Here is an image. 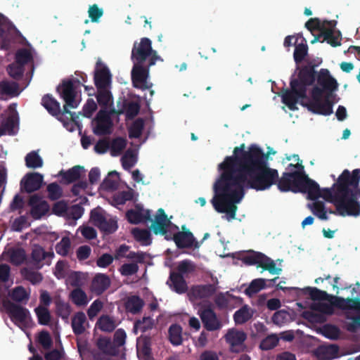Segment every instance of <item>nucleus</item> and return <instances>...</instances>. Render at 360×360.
<instances>
[{
  "mask_svg": "<svg viewBox=\"0 0 360 360\" xmlns=\"http://www.w3.org/2000/svg\"><path fill=\"white\" fill-rule=\"evenodd\" d=\"M132 234L137 241L142 242L144 245H149L151 243V235L148 229L134 228Z\"/></svg>",
  "mask_w": 360,
  "mask_h": 360,
  "instance_id": "46",
  "label": "nucleus"
},
{
  "mask_svg": "<svg viewBox=\"0 0 360 360\" xmlns=\"http://www.w3.org/2000/svg\"><path fill=\"white\" fill-rule=\"evenodd\" d=\"M131 59L134 63H146L154 65L157 60H162L157 51L153 50L150 39L146 37L141 39L140 42L135 41L131 50Z\"/></svg>",
  "mask_w": 360,
  "mask_h": 360,
  "instance_id": "6",
  "label": "nucleus"
},
{
  "mask_svg": "<svg viewBox=\"0 0 360 360\" xmlns=\"http://www.w3.org/2000/svg\"><path fill=\"white\" fill-rule=\"evenodd\" d=\"M110 285V279L104 274L95 276L91 283L92 291L98 295L103 293Z\"/></svg>",
  "mask_w": 360,
  "mask_h": 360,
  "instance_id": "21",
  "label": "nucleus"
},
{
  "mask_svg": "<svg viewBox=\"0 0 360 360\" xmlns=\"http://www.w3.org/2000/svg\"><path fill=\"white\" fill-rule=\"evenodd\" d=\"M42 106L48 111V112L53 117H58L64 115L63 110L60 109L59 102H58L52 95L45 94L41 98Z\"/></svg>",
  "mask_w": 360,
  "mask_h": 360,
  "instance_id": "20",
  "label": "nucleus"
},
{
  "mask_svg": "<svg viewBox=\"0 0 360 360\" xmlns=\"http://www.w3.org/2000/svg\"><path fill=\"white\" fill-rule=\"evenodd\" d=\"M2 305L11 319H14L20 323H25L30 317V311L27 309L11 300H4Z\"/></svg>",
  "mask_w": 360,
  "mask_h": 360,
  "instance_id": "13",
  "label": "nucleus"
},
{
  "mask_svg": "<svg viewBox=\"0 0 360 360\" xmlns=\"http://www.w3.org/2000/svg\"><path fill=\"white\" fill-rule=\"evenodd\" d=\"M56 313L63 320H67L71 313L70 305L60 300L56 302Z\"/></svg>",
  "mask_w": 360,
  "mask_h": 360,
  "instance_id": "45",
  "label": "nucleus"
},
{
  "mask_svg": "<svg viewBox=\"0 0 360 360\" xmlns=\"http://www.w3.org/2000/svg\"><path fill=\"white\" fill-rule=\"evenodd\" d=\"M360 169H355L352 173L345 169L334 184L336 189L334 195V205L337 212L342 217L360 215Z\"/></svg>",
  "mask_w": 360,
  "mask_h": 360,
  "instance_id": "3",
  "label": "nucleus"
},
{
  "mask_svg": "<svg viewBox=\"0 0 360 360\" xmlns=\"http://www.w3.org/2000/svg\"><path fill=\"white\" fill-rule=\"evenodd\" d=\"M96 326L104 332H112L116 328L115 321L108 315H102L96 322Z\"/></svg>",
  "mask_w": 360,
  "mask_h": 360,
  "instance_id": "35",
  "label": "nucleus"
},
{
  "mask_svg": "<svg viewBox=\"0 0 360 360\" xmlns=\"http://www.w3.org/2000/svg\"><path fill=\"white\" fill-rule=\"evenodd\" d=\"M245 143L236 147L233 155L227 156L219 165L222 171L214 184L215 195L212 204L219 213H226L235 219L238 203L245 195V189L265 191L276 184L278 172L268 166L269 154L257 145L245 150Z\"/></svg>",
  "mask_w": 360,
  "mask_h": 360,
  "instance_id": "1",
  "label": "nucleus"
},
{
  "mask_svg": "<svg viewBox=\"0 0 360 360\" xmlns=\"http://www.w3.org/2000/svg\"><path fill=\"white\" fill-rule=\"evenodd\" d=\"M254 314V311L247 304L243 305L233 314V320L236 325H242L250 321Z\"/></svg>",
  "mask_w": 360,
  "mask_h": 360,
  "instance_id": "27",
  "label": "nucleus"
},
{
  "mask_svg": "<svg viewBox=\"0 0 360 360\" xmlns=\"http://www.w3.org/2000/svg\"><path fill=\"white\" fill-rule=\"evenodd\" d=\"M83 169V167L76 165L65 172L60 171V175L65 184H71L79 179Z\"/></svg>",
  "mask_w": 360,
  "mask_h": 360,
  "instance_id": "31",
  "label": "nucleus"
},
{
  "mask_svg": "<svg viewBox=\"0 0 360 360\" xmlns=\"http://www.w3.org/2000/svg\"><path fill=\"white\" fill-rule=\"evenodd\" d=\"M19 85L15 82L3 80L0 82V94L3 96L15 97L19 94Z\"/></svg>",
  "mask_w": 360,
  "mask_h": 360,
  "instance_id": "29",
  "label": "nucleus"
},
{
  "mask_svg": "<svg viewBox=\"0 0 360 360\" xmlns=\"http://www.w3.org/2000/svg\"><path fill=\"white\" fill-rule=\"evenodd\" d=\"M153 326V321L150 317H143L142 320H138L134 323V332L136 334L138 330L146 332Z\"/></svg>",
  "mask_w": 360,
  "mask_h": 360,
  "instance_id": "54",
  "label": "nucleus"
},
{
  "mask_svg": "<svg viewBox=\"0 0 360 360\" xmlns=\"http://www.w3.org/2000/svg\"><path fill=\"white\" fill-rule=\"evenodd\" d=\"M278 289L282 290H293L295 291H302L304 295H309L312 300L328 301L333 307L338 309H342L344 307L345 298L329 295L326 291L318 289L317 288L307 287L304 289L298 288H284L281 285V283L276 285Z\"/></svg>",
  "mask_w": 360,
  "mask_h": 360,
  "instance_id": "7",
  "label": "nucleus"
},
{
  "mask_svg": "<svg viewBox=\"0 0 360 360\" xmlns=\"http://www.w3.org/2000/svg\"><path fill=\"white\" fill-rule=\"evenodd\" d=\"M169 340L174 346H179L182 344V328L180 325L172 324L168 330Z\"/></svg>",
  "mask_w": 360,
  "mask_h": 360,
  "instance_id": "33",
  "label": "nucleus"
},
{
  "mask_svg": "<svg viewBox=\"0 0 360 360\" xmlns=\"http://www.w3.org/2000/svg\"><path fill=\"white\" fill-rule=\"evenodd\" d=\"M52 255L53 254L49 255L41 246L36 245L32 250L31 257L34 262H35L36 263H39L41 261L44 260L46 258V257Z\"/></svg>",
  "mask_w": 360,
  "mask_h": 360,
  "instance_id": "62",
  "label": "nucleus"
},
{
  "mask_svg": "<svg viewBox=\"0 0 360 360\" xmlns=\"http://www.w3.org/2000/svg\"><path fill=\"white\" fill-rule=\"evenodd\" d=\"M235 297L229 294V292L226 293L220 292L216 295L214 298V302L218 308L226 309L230 303V299H233Z\"/></svg>",
  "mask_w": 360,
  "mask_h": 360,
  "instance_id": "56",
  "label": "nucleus"
},
{
  "mask_svg": "<svg viewBox=\"0 0 360 360\" xmlns=\"http://www.w3.org/2000/svg\"><path fill=\"white\" fill-rule=\"evenodd\" d=\"M9 296L12 300L19 303H26L30 299V294L21 285L13 288L9 292Z\"/></svg>",
  "mask_w": 360,
  "mask_h": 360,
  "instance_id": "36",
  "label": "nucleus"
},
{
  "mask_svg": "<svg viewBox=\"0 0 360 360\" xmlns=\"http://www.w3.org/2000/svg\"><path fill=\"white\" fill-rule=\"evenodd\" d=\"M85 325H88L86 317L83 311L76 312L72 318L71 326L75 335H80L86 330Z\"/></svg>",
  "mask_w": 360,
  "mask_h": 360,
  "instance_id": "23",
  "label": "nucleus"
},
{
  "mask_svg": "<svg viewBox=\"0 0 360 360\" xmlns=\"http://www.w3.org/2000/svg\"><path fill=\"white\" fill-rule=\"evenodd\" d=\"M322 334L330 340H338L340 335V330L336 326L326 324L322 328Z\"/></svg>",
  "mask_w": 360,
  "mask_h": 360,
  "instance_id": "57",
  "label": "nucleus"
},
{
  "mask_svg": "<svg viewBox=\"0 0 360 360\" xmlns=\"http://www.w3.org/2000/svg\"><path fill=\"white\" fill-rule=\"evenodd\" d=\"M49 210V205L46 201H43L39 205H37L30 210V214L34 219H39L42 216L46 214Z\"/></svg>",
  "mask_w": 360,
  "mask_h": 360,
  "instance_id": "55",
  "label": "nucleus"
},
{
  "mask_svg": "<svg viewBox=\"0 0 360 360\" xmlns=\"http://www.w3.org/2000/svg\"><path fill=\"white\" fill-rule=\"evenodd\" d=\"M218 281L216 283L198 285L192 287L191 293L195 299H207L214 295L217 290Z\"/></svg>",
  "mask_w": 360,
  "mask_h": 360,
  "instance_id": "18",
  "label": "nucleus"
},
{
  "mask_svg": "<svg viewBox=\"0 0 360 360\" xmlns=\"http://www.w3.org/2000/svg\"><path fill=\"white\" fill-rule=\"evenodd\" d=\"M185 229V226H182V229ZM173 240L179 249L192 247L198 249L200 248V243L195 240L193 234L189 230L176 232L173 235Z\"/></svg>",
  "mask_w": 360,
  "mask_h": 360,
  "instance_id": "14",
  "label": "nucleus"
},
{
  "mask_svg": "<svg viewBox=\"0 0 360 360\" xmlns=\"http://www.w3.org/2000/svg\"><path fill=\"white\" fill-rule=\"evenodd\" d=\"M26 259V253L22 248L13 249L10 252V262L15 266L20 265Z\"/></svg>",
  "mask_w": 360,
  "mask_h": 360,
  "instance_id": "47",
  "label": "nucleus"
},
{
  "mask_svg": "<svg viewBox=\"0 0 360 360\" xmlns=\"http://www.w3.org/2000/svg\"><path fill=\"white\" fill-rule=\"evenodd\" d=\"M100 62H97L96 68L94 71V84L97 89L109 88L111 75L106 66L98 68Z\"/></svg>",
  "mask_w": 360,
  "mask_h": 360,
  "instance_id": "17",
  "label": "nucleus"
},
{
  "mask_svg": "<svg viewBox=\"0 0 360 360\" xmlns=\"http://www.w3.org/2000/svg\"><path fill=\"white\" fill-rule=\"evenodd\" d=\"M172 222L168 219L165 210L162 208H160L157 211V214L155 216V219L152 220V224L150 229L155 235L165 234L166 229H167Z\"/></svg>",
  "mask_w": 360,
  "mask_h": 360,
  "instance_id": "16",
  "label": "nucleus"
},
{
  "mask_svg": "<svg viewBox=\"0 0 360 360\" xmlns=\"http://www.w3.org/2000/svg\"><path fill=\"white\" fill-rule=\"evenodd\" d=\"M7 71L8 75L13 79L18 80L20 79L24 72V68L21 67L20 65L13 63L10 65H8L7 68Z\"/></svg>",
  "mask_w": 360,
  "mask_h": 360,
  "instance_id": "63",
  "label": "nucleus"
},
{
  "mask_svg": "<svg viewBox=\"0 0 360 360\" xmlns=\"http://www.w3.org/2000/svg\"><path fill=\"white\" fill-rule=\"evenodd\" d=\"M31 60H32V56L31 53L25 49H20L15 53V63L22 68Z\"/></svg>",
  "mask_w": 360,
  "mask_h": 360,
  "instance_id": "48",
  "label": "nucleus"
},
{
  "mask_svg": "<svg viewBox=\"0 0 360 360\" xmlns=\"http://www.w3.org/2000/svg\"><path fill=\"white\" fill-rule=\"evenodd\" d=\"M290 89L282 91V102L291 110L297 109L300 101L313 113L330 115L338 88L337 80L333 78L328 69L322 68L318 74L314 65L302 67L297 78L290 79Z\"/></svg>",
  "mask_w": 360,
  "mask_h": 360,
  "instance_id": "2",
  "label": "nucleus"
},
{
  "mask_svg": "<svg viewBox=\"0 0 360 360\" xmlns=\"http://www.w3.org/2000/svg\"><path fill=\"white\" fill-rule=\"evenodd\" d=\"M150 67L148 64L134 63L131 70V81L134 87L142 90L151 87L152 84L147 82Z\"/></svg>",
  "mask_w": 360,
  "mask_h": 360,
  "instance_id": "9",
  "label": "nucleus"
},
{
  "mask_svg": "<svg viewBox=\"0 0 360 360\" xmlns=\"http://www.w3.org/2000/svg\"><path fill=\"white\" fill-rule=\"evenodd\" d=\"M24 278L30 281L32 284L36 285L39 283L43 280V276L41 273L28 269H23L21 271Z\"/></svg>",
  "mask_w": 360,
  "mask_h": 360,
  "instance_id": "50",
  "label": "nucleus"
},
{
  "mask_svg": "<svg viewBox=\"0 0 360 360\" xmlns=\"http://www.w3.org/2000/svg\"><path fill=\"white\" fill-rule=\"evenodd\" d=\"M140 111V105L134 101L127 102L126 100H123L122 108L115 110V108L111 109L112 114L122 115L125 113L126 117L128 120L134 119Z\"/></svg>",
  "mask_w": 360,
  "mask_h": 360,
  "instance_id": "19",
  "label": "nucleus"
},
{
  "mask_svg": "<svg viewBox=\"0 0 360 360\" xmlns=\"http://www.w3.org/2000/svg\"><path fill=\"white\" fill-rule=\"evenodd\" d=\"M139 271V266L136 263H126L120 268V272L122 276H129L136 274Z\"/></svg>",
  "mask_w": 360,
  "mask_h": 360,
  "instance_id": "64",
  "label": "nucleus"
},
{
  "mask_svg": "<svg viewBox=\"0 0 360 360\" xmlns=\"http://www.w3.org/2000/svg\"><path fill=\"white\" fill-rule=\"evenodd\" d=\"M72 302L77 307L86 306L89 300L86 292L80 288H77L70 292Z\"/></svg>",
  "mask_w": 360,
  "mask_h": 360,
  "instance_id": "37",
  "label": "nucleus"
},
{
  "mask_svg": "<svg viewBox=\"0 0 360 360\" xmlns=\"http://www.w3.org/2000/svg\"><path fill=\"white\" fill-rule=\"evenodd\" d=\"M276 184L281 192L302 193H306L307 198H316L314 194L317 191L316 182L303 172H283Z\"/></svg>",
  "mask_w": 360,
  "mask_h": 360,
  "instance_id": "4",
  "label": "nucleus"
},
{
  "mask_svg": "<svg viewBox=\"0 0 360 360\" xmlns=\"http://www.w3.org/2000/svg\"><path fill=\"white\" fill-rule=\"evenodd\" d=\"M75 83L80 84V80L77 78L75 79L63 80L62 83L58 86L56 89L65 103L63 108V113L69 114L73 122H76L78 116L75 115V112L70 111L68 108H76L79 103V102L75 99L77 91Z\"/></svg>",
  "mask_w": 360,
  "mask_h": 360,
  "instance_id": "5",
  "label": "nucleus"
},
{
  "mask_svg": "<svg viewBox=\"0 0 360 360\" xmlns=\"http://www.w3.org/2000/svg\"><path fill=\"white\" fill-rule=\"evenodd\" d=\"M125 309L132 314L139 313L144 306L143 300L138 295H131L127 297L125 302Z\"/></svg>",
  "mask_w": 360,
  "mask_h": 360,
  "instance_id": "28",
  "label": "nucleus"
},
{
  "mask_svg": "<svg viewBox=\"0 0 360 360\" xmlns=\"http://www.w3.org/2000/svg\"><path fill=\"white\" fill-rule=\"evenodd\" d=\"M195 269V264L189 260L184 259L181 261L177 266V274H181V275L192 273Z\"/></svg>",
  "mask_w": 360,
  "mask_h": 360,
  "instance_id": "59",
  "label": "nucleus"
},
{
  "mask_svg": "<svg viewBox=\"0 0 360 360\" xmlns=\"http://www.w3.org/2000/svg\"><path fill=\"white\" fill-rule=\"evenodd\" d=\"M25 165L28 168H39L43 166V160L37 152L33 150L27 153L25 158Z\"/></svg>",
  "mask_w": 360,
  "mask_h": 360,
  "instance_id": "41",
  "label": "nucleus"
},
{
  "mask_svg": "<svg viewBox=\"0 0 360 360\" xmlns=\"http://www.w3.org/2000/svg\"><path fill=\"white\" fill-rule=\"evenodd\" d=\"M317 191L314 193V196L316 198L311 197L312 198H308L311 200H316L319 198H323L324 200L328 202H332L334 203V195L335 191V186H333L332 188H325L323 189L320 188L319 185L316 183Z\"/></svg>",
  "mask_w": 360,
  "mask_h": 360,
  "instance_id": "34",
  "label": "nucleus"
},
{
  "mask_svg": "<svg viewBox=\"0 0 360 360\" xmlns=\"http://www.w3.org/2000/svg\"><path fill=\"white\" fill-rule=\"evenodd\" d=\"M122 166L124 169L129 170L136 162V158L131 150H127L121 158Z\"/></svg>",
  "mask_w": 360,
  "mask_h": 360,
  "instance_id": "53",
  "label": "nucleus"
},
{
  "mask_svg": "<svg viewBox=\"0 0 360 360\" xmlns=\"http://www.w3.org/2000/svg\"><path fill=\"white\" fill-rule=\"evenodd\" d=\"M34 311L36 313L39 324L42 326H47L49 324L51 316L47 307L39 306L35 308Z\"/></svg>",
  "mask_w": 360,
  "mask_h": 360,
  "instance_id": "42",
  "label": "nucleus"
},
{
  "mask_svg": "<svg viewBox=\"0 0 360 360\" xmlns=\"http://www.w3.org/2000/svg\"><path fill=\"white\" fill-rule=\"evenodd\" d=\"M170 288L176 293L182 294L186 292L188 289L187 283L181 274L171 272L169 275Z\"/></svg>",
  "mask_w": 360,
  "mask_h": 360,
  "instance_id": "24",
  "label": "nucleus"
},
{
  "mask_svg": "<svg viewBox=\"0 0 360 360\" xmlns=\"http://www.w3.org/2000/svg\"><path fill=\"white\" fill-rule=\"evenodd\" d=\"M90 219L93 224L105 234L113 233L118 228L115 218L105 217L99 207L91 211Z\"/></svg>",
  "mask_w": 360,
  "mask_h": 360,
  "instance_id": "8",
  "label": "nucleus"
},
{
  "mask_svg": "<svg viewBox=\"0 0 360 360\" xmlns=\"http://www.w3.org/2000/svg\"><path fill=\"white\" fill-rule=\"evenodd\" d=\"M43 182V175L38 172L27 174L20 181L21 190L30 193L38 191Z\"/></svg>",
  "mask_w": 360,
  "mask_h": 360,
  "instance_id": "15",
  "label": "nucleus"
},
{
  "mask_svg": "<svg viewBox=\"0 0 360 360\" xmlns=\"http://www.w3.org/2000/svg\"><path fill=\"white\" fill-rule=\"evenodd\" d=\"M114 176L119 179V173L116 171L109 172L108 177L105 178L102 183L103 188L106 190H115L117 188L118 183L117 180L112 179Z\"/></svg>",
  "mask_w": 360,
  "mask_h": 360,
  "instance_id": "60",
  "label": "nucleus"
},
{
  "mask_svg": "<svg viewBox=\"0 0 360 360\" xmlns=\"http://www.w3.org/2000/svg\"><path fill=\"white\" fill-rule=\"evenodd\" d=\"M260 267L264 270L268 271L271 274H279L282 271L281 268H277L276 266V264L274 260L265 255H264L262 263Z\"/></svg>",
  "mask_w": 360,
  "mask_h": 360,
  "instance_id": "58",
  "label": "nucleus"
},
{
  "mask_svg": "<svg viewBox=\"0 0 360 360\" xmlns=\"http://www.w3.org/2000/svg\"><path fill=\"white\" fill-rule=\"evenodd\" d=\"M319 354L324 359H332L338 356L339 347L335 345L321 347L318 349Z\"/></svg>",
  "mask_w": 360,
  "mask_h": 360,
  "instance_id": "44",
  "label": "nucleus"
},
{
  "mask_svg": "<svg viewBox=\"0 0 360 360\" xmlns=\"http://www.w3.org/2000/svg\"><path fill=\"white\" fill-rule=\"evenodd\" d=\"M203 327L207 331H215L220 330L223 324L220 319L217 317V314L210 307L200 309L198 311Z\"/></svg>",
  "mask_w": 360,
  "mask_h": 360,
  "instance_id": "12",
  "label": "nucleus"
},
{
  "mask_svg": "<svg viewBox=\"0 0 360 360\" xmlns=\"http://www.w3.org/2000/svg\"><path fill=\"white\" fill-rule=\"evenodd\" d=\"M127 141L122 137H117L110 143V155L113 157L118 156L126 148Z\"/></svg>",
  "mask_w": 360,
  "mask_h": 360,
  "instance_id": "40",
  "label": "nucleus"
},
{
  "mask_svg": "<svg viewBox=\"0 0 360 360\" xmlns=\"http://www.w3.org/2000/svg\"><path fill=\"white\" fill-rule=\"evenodd\" d=\"M264 254L252 251L251 254L244 256L242 261L247 265H257L260 267Z\"/></svg>",
  "mask_w": 360,
  "mask_h": 360,
  "instance_id": "43",
  "label": "nucleus"
},
{
  "mask_svg": "<svg viewBox=\"0 0 360 360\" xmlns=\"http://www.w3.org/2000/svg\"><path fill=\"white\" fill-rule=\"evenodd\" d=\"M71 248V241L69 237H63L59 243H58L55 247L56 252L57 254L65 257L68 255V252Z\"/></svg>",
  "mask_w": 360,
  "mask_h": 360,
  "instance_id": "52",
  "label": "nucleus"
},
{
  "mask_svg": "<svg viewBox=\"0 0 360 360\" xmlns=\"http://www.w3.org/2000/svg\"><path fill=\"white\" fill-rule=\"evenodd\" d=\"M96 99L98 103L105 110L113 104L112 95L108 88L97 89Z\"/></svg>",
  "mask_w": 360,
  "mask_h": 360,
  "instance_id": "30",
  "label": "nucleus"
},
{
  "mask_svg": "<svg viewBox=\"0 0 360 360\" xmlns=\"http://www.w3.org/2000/svg\"><path fill=\"white\" fill-rule=\"evenodd\" d=\"M279 338L276 334H271L263 339L259 345L262 350H269L274 349L278 344Z\"/></svg>",
  "mask_w": 360,
  "mask_h": 360,
  "instance_id": "51",
  "label": "nucleus"
},
{
  "mask_svg": "<svg viewBox=\"0 0 360 360\" xmlns=\"http://www.w3.org/2000/svg\"><path fill=\"white\" fill-rule=\"evenodd\" d=\"M49 198L51 200H56L61 198L63 191L61 187L57 183H51L47 186Z\"/></svg>",
  "mask_w": 360,
  "mask_h": 360,
  "instance_id": "61",
  "label": "nucleus"
},
{
  "mask_svg": "<svg viewBox=\"0 0 360 360\" xmlns=\"http://www.w3.org/2000/svg\"><path fill=\"white\" fill-rule=\"evenodd\" d=\"M151 338L141 335L137 342V354L144 360H150L151 355Z\"/></svg>",
  "mask_w": 360,
  "mask_h": 360,
  "instance_id": "22",
  "label": "nucleus"
},
{
  "mask_svg": "<svg viewBox=\"0 0 360 360\" xmlns=\"http://www.w3.org/2000/svg\"><path fill=\"white\" fill-rule=\"evenodd\" d=\"M308 53V46L304 39H302V42L298 44L295 47L293 53L294 60L296 64L301 63Z\"/></svg>",
  "mask_w": 360,
  "mask_h": 360,
  "instance_id": "38",
  "label": "nucleus"
},
{
  "mask_svg": "<svg viewBox=\"0 0 360 360\" xmlns=\"http://www.w3.org/2000/svg\"><path fill=\"white\" fill-rule=\"evenodd\" d=\"M144 127V122L142 118L136 119L129 129L130 138L138 139L141 136Z\"/></svg>",
  "mask_w": 360,
  "mask_h": 360,
  "instance_id": "49",
  "label": "nucleus"
},
{
  "mask_svg": "<svg viewBox=\"0 0 360 360\" xmlns=\"http://www.w3.org/2000/svg\"><path fill=\"white\" fill-rule=\"evenodd\" d=\"M265 288L266 280L264 278H256L251 281L248 287L245 290V293L249 297H252Z\"/></svg>",
  "mask_w": 360,
  "mask_h": 360,
  "instance_id": "39",
  "label": "nucleus"
},
{
  "mask_svg": "<svg viewBox=\"0 0 360 360\" xmlns=\"http://www.w3.org/2000/svg\"><path fill=\"white\" fill-rule=\"evenodd\" d=\"M224 338L229 345L231 352L239 353L243 351L244 342L247 339V334L236 328H229L224 335Z\"/></svg>",
  "mask_w": 360,
  "mask_h": 360,
  "instance_id": "10",
  "label": "nucleus"
},
{
  "mask_svg": "<svg viewBox=\"0 0 360 360\" xmlns=\"http://www.w3.org/2000/svg\"><path fill=\"white\" fill-rule=\"evenodd\" d=\"M332 25H329L328 28L323 31V37L324 41H326L327 43L330 44L333 47H336L338 46H340L341 44L340 40H341V34L338 31L337 33L334 32V27L335 26H331Z\"/></svg>",
  "mask_w": 360,
  "mask_h": 360,
  "instance_id": "32",
  "label": "nucleus"
},
{
  "mask_svg": "<svg viewBox=\"0 0 360 360\" xmlns=\"http://www.w3.org/2000/svg\"><path fill=\"white\" fill-rule=\"evenodd\" d=\"M96 346L100 352L108 354V355L112 356H117L119 353V349L108 338L100 337L98 338Z\"/></svg>",
  "mask_w": 360,
  "mask_h": 360,
  "instance_id": "26",
  "label": "nucleus"
},
{
  "mask_svg": "<svg viewBox=\"0 0 360 360\" xmlns=\"http://www.w3.org/2000/svg\"><path fill=\"white\" fill-rule=\"evenodd\" d=\"M335 21L333 20H321L318 18H310L306 23L305 27L310 32H313L315 30L320 31V35H323V31H325L329 25H332L331 26H335Z\"/></svg>",
  "mask_w": 360,
  "mask_h": 360,
  "instance_id": "25",
  "label": "nucleus"
},
{
  "mask_svg": "<svg viewBox=\"0 0 360 360\" xmlns=\"http://www.w3.org/2000/svg\"><path fill=\"white\" fill-rule=\"evenodd\" d=\"M111 109L109 111L101 110L95 119L96 126L93 129V132L97 136H106L112 133L113 126L110 115Z\"/></svg>",
  "mask_w": 360,
  "mask_h": 360,
  "instance_id": "11",
  "label": "nucleus"
}]
</instances>
